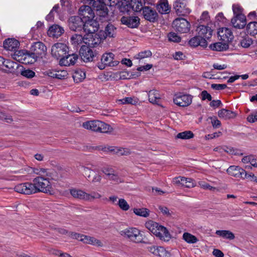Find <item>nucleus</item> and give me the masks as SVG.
<instances>
[{"label": "nucleus", "mask_w": 257, "mask_h": 257, "mask_svg": "<svg viewBox=\"0 0 257 257\" xmlns=\"http://www.w3.org/2000/svg\"><path fill=\"white\" fill-rule=\"evenodd\" d=\"M47 50L46 47L40 42L34 43L30 48V53L25 55L24 60L25 63H33L38 58H42L45 56Z\"/></svg>", "instance_id": "1"}, {"label": "nucleus", "mask_w": 257, "mask_h": 257, "mask_svg": "<svg viewBox=\"0 0 257 257\" xmlns=\"http://www.w3.org/2000/svg\"><path fill=\"white\" fill-rule=\"evenodd\" d=\"M146 227L156 237L164 241H168L171 238V235L164 226L159 225L152 220L146 222Z\"/></svg>", "instance_id": "2"}, {"label": "nucleus", "mask_w": 257, "mask_h": 257, "mask_svg": "<svg viewBox=\"0 0 257 257\" xmlns=\"http://www.w3.org/2000/svg\"><path fill=\"white\" fill-rule=\"evenodd\" d=\"M82 126L85 129L101 133H109L113 130L110 125L98 120L85 121L82 123Z\"/></svg>", "instance_id": "3"}, {"label": "nucleus", "mask_w": 257, "mask_h": 257, "mask_svg": "<svg viewBox=\"0 0 257 257\" xmlns=\"http://www.w3.org/2000/svg\"><path fill=\"white\" fill-rule=\"evenodd\" d=\"M36 192H43L51 194L52 190V184L48 173L44 176H38L33 180Z\"/></svg>", "instance_id": "4"}, {"label": "nucleus", "mask_w": 257, "mask_h": 257, "mask_svg": "<svg viewBox=\"0 0 257 257\" xmlns=\"http://www.w3.org/2000/svg\"><path fill=\"white\" fill-rule=\"evenodd\" d=\"M242 8L238 5H233L232 10L234 17L231 19L233 26L237 29H242L246 25V17L242 14Z\"/></svg>", "instance_id": "5"}, {"label": "nucleus", "mask_w": 257, "mask_h": 257, "mask_svg": "<svg viewBox=\"0 0 257 257\" xmlns=\"http://www.w3.org/2000/svg\"><path fill=\"white\" fill-rule=\"evenodd\" d=\"M120 234L136 243L142 242L143 240V236L141 231L135 227L127 228L121 230Z\"/></svg>", "instance_id": "6"}, {"label": "nucleus", "mask_w": 257, "mask_h": 257, "mask_svg": "<svg viewBox=\"0 0 257 257\" xmlns=\"http://www.w3.org/2000/svg\"><path fill=\"white\" fill-rule=\"evenodd\" d=\"M192 101V96L183 93H178L175 94L173 98L174 103L181 107H186L189 106Z\"/></svg>", "instance_id": "7"}, {"label": "nucleus", "mask_w": 257, "mask_h": 257, "mask_svg": "<svg viewBox=\"0 0 257 257\" xmlns=\"http://www.w3.org/2000/svg\"><path fill=\"white\" fill-rule=\"evenodd\" d=\"M80 54L82 59L85 62H91L94 61L95 58H97V52L93 51L88 46H81Z\"/></svg>", "instance_id": "8"}, {"label": "nucleus", "mask_w": 257, "mask_h": 257, "mask_svg": "<svg viewBox=\"0 0 257 257\" xmlns=\"http://www.w3.org/2000/svg\"><path fill=\"white\" fill-rule=\"evenodd\" d=\"M227 172L229 175L232 176L243 179L245 178H249L250 176H253V174H247L244 170L236 166H230L227 169Z\"/></svg>", "instance_id": "9"}, {"label": "nucleus", "mask_w": 257, "mask_h": 257, "mask_svg": "<svg viewBox=\"0 0 257 257\" xmlns=\"http://www.w3.org/2000/svg\"><path fill=\"white\" fill-rule=\"evenodd\" d=\"M114 55L111 52L105 53L101 57V64L98 66L100 70L105 68V66H115L119 62L114 60Z\"/></svg>", "instance_id": "10"}, {"label": "nucleus", "mask_w": 257, "mask_h": 257, "mask_svg": "<svg viewBox=\"0 0 257 257\" xmlns=\"http://www.w3.org/2000/svg\"><path fill=\"white\" fill-rule=\"evenodd\" d=\"M14 189L18 193L26 195L37 193L33 182V183L26 182L18 184L15 187Z\"/></svg>", "instance_id": "11"}, {"label": "nucleus", "mask_w": 257, "mask_h": 257, "mask_svg": "<svg viewBox=\"0 0 257 257\" xmlns=\"http://www.w3.org/2000/svg\"><path fill=\"white\" fill-rule=\"evenodd\" d=\"M174 29L181 33H186L190 31V23L184 18L176 19L173 22Z\"/></svg>", "instance_id": "12"}, {"label": "nucleus", "mask_w": 257, "mask_h": 257, "mask_svg": "<svg viewBox=\"0 0 257 257\" xmlns=\"http://www.w3.org/2000/svg\"><path fill=\"white\" fill-rule=\"evenodd\" d=\"M68 47L66 44L57 43L53 45L51 48L52 56L57 59L62 58L68 51Z\"/></svg>", "instance_id": "13"}, {"label": "nucleus", "mask_w": 257, "mask_h": 257, "mask_svg": "<svg viewBox=\"0 0 257 257\" xmlns=\"http://www.w3.org/2000/svg\"><path fill=\"white\" fill-rule=\"evenodd\" d=\"M187 0H176L174 4V8L176 14L179 16H186L190 12V10L187 7Z\"/></svg>", "instance_id": "14"}, {"label": "nucleus", "mask_w": 257, "mask_h": 257, "mask_svg": "<svg viewBox=\"0 0 257 257\" xmlns=\"http://www.w3.org/2000/svg\"><path fill=\"white\" fill-rule=\"evenodd\" d=\"M98 22L93 19L84 21L83 30L87 34L95 33L98 29Z\"/></svg>", "instance_id": "15"}, {"label": "nucleus", "mask_w": 257, "mask_h": 257, "mask_svg": "<svg viewBox=\"0 0 257 257\" xmlns=\"http://www.w3.org/2000/svg\"><path fill=\"white\" fill-rule=\"evenodd\" d=\"M84 21L79 16H72L69 19V28L74 31L83 30Z\"/></svg>", "instance_id": "16"}, {"label": "nucleus", "mask_w": 257, "mask_h": 257, "mask_svg": "<svg viewBox=\"0 0 257 257\" xmlns=\"http://www.w3.org/2000/svg\"><path fill=\"white\" fill-rule=\"evenodd\" d=\"M79 15L83 21L94 18V13L90 6L83 5L79 10Z\"/></svg>", "instance_id": "17"}, {"label": "nucleus", "mask_w": 257, "mask_h": 257, "mask_svg": "<svg viewBox=\"0 0 257 257\" xmlns=\"http://www.w3.org/2000/svg\"><path fill=\"white\" fill-rule=\"evenodd\" d=\"M85 44L89 47H94L98 45L101 41L102 38L96 33L87 34L85 35Z\"/></svg>", "instance_id": "18"}, {"label": "nucleus", "mask_w": 257, "mask_h": 257, "mask_svg": "<svg viewBox=\"0 0 257 257\" xmlns=\"http://www.w3.org/2000/svg\"><path fill=\"white\" fill-rule=\"evenodd\" d=\"M148 250L154 255L159 257H168V252L162 246L150 245L147 246Z\"/></svg>", "instance_id": "19"}, {"label": "nucleus", "mask_w": 257, "mask_h": 257, "mask_svg": "<svg viewBox=\"0 0 257 257\" xmlns=\"http://www.w3.org/2000/svg\"><path fill=\"white\" fill-rule=\"evenodd\" d=\"M218 35L220 38V40L226 43L231 41L233 39L232 32L228 28H219L218 31Z\"/></svg>", "instance_id": "20"}, {"label": "nucleus", "mask_w": 257, "mask_h": 257, "mask_svg": "<svg viewBox=\"0 0 257 257\" xmlns=\"http://www.w3.org/2000/svg\"><path fill=\"white\" fill-rule=\"evenodd\" d=\"M78 58L77 54L73 53L63 56L59 61V64L61 66H68L73 65L75 64Z\"/></svg>", "instance_id": "21"}, {"label": "nucleus", "mask_w": 257, "mask_h": 257, "mask_svg": "<svg viewBox=\"0 0 257 257\" xmlns=\"http://www.w3.org/2000/svg\"><path fill=\"white\" fill-rule=\"evenodd\" d=\"M121 22L129 28H134L138 26L140 23V19L138 17L123 16L121 18Z\"/></svg>", "instance_id": "22"}, {"label": "nucleus", "mask_w": 257, "mask_h": 257, "mask_svg": "<svg viewBox=\"0 0 257 257\" xmlns=\"http://www.w3.org/2000/svg\"><path fill=\"white\" fill-rule=\"evenodd\" d=\"M20 43L15 39L9 38L4 42V47L8 51H16L19 47Z\"/></svg>", "instance_id": "23"}, {"label": "nucleus", "mask_w": 257, "mask_h": 257, "mask_svg": "<svg viewBox=\"0 0 257 257\" xmlns=\"http://www.w3.org/2000/svg\"><path fill=\"white\" fill-rule=\"evenodd\" d=\"M196 31L198 35L205 40L209 39L212 36V30L208 26L200 25L198 27Z\"/></svg>", "instance_id": "24"}, {"label": "nucleus", "mask_w": 257, "mask_h": 257, "mask_svg": "<svg viewBox=\"0 0 257 257\" xmlns=\"http://www.w3.org/2000/svg\"><path fill=\"white\" fill-rule=\"evenodd\" d=\"M64 32L63 27L58 25H54L50 27L48 31V35L50 37L58 38Z\"/></svg>", "instance_id": "25"}, {"label": "nucleus", "mask_w": 257, "mask_h": 257, "mask_svg": "<svg viewBox=\"0 0 257 257\" xmlns=\"http://www.w3.org/2000/svg\"><path fill=\"white\" fill-rule=\"evenodd\" d=\"M143 2H145V0H131L127 7L137 12L142 11L143 15L145 16V9Z\"/></svg>", "instance_id": "26"}, {"label": "nucleus", "mask_w": 257, "mask_h": 257, "mask_svg": "<svg viewBox=\"0 0 257 257\" xmlns=\"http://www.w3.org/2000/svg\"><path fill=\"white\" fill-rule=\"evenodd\" d=\"M93 166V165L92 164H87V165L79 164L76 166V168L77 170L81 173L86 178L90 179L91 177L90 172L94 171L91 168Z\"/></svg>", "instance_id": "27"}, {"label": "nucleus", "mask_w": 257, "mask_h": 257, "mask_svg": "<svg viewBox=\"0 0 257 257\" xmlns=\"http://www.w3.org/2000/svg\"><path fill=\"white\" fill-rule=\"evenodd\" d=\"M19 66V64L17 62L9 59L5 60L3 69L5 71L13 73L18 68Z\"/></svg>", "instance_id": "28"}, {"label": "nucleus", "mask_w": 257, "mask_h": 257, "mask_svg": "<svg viewBox=\"0 0 257 257\" xmlns=\"http://www.w3.org/2000/svg\"><path fill=\"white\" fill-rule=\"evenodd\" d=\"M49 76L59 79H64L67 77L68 72L66 70H52L48 71Z\"/></svg>", "instance_id": "29"}, {"label": "nucleus", "mask_w": 257, "mask_h": 257, "mask_svg": "<svg viewBox=\"0 0 257 257\" xmlns=\"http://www.w3.org/2000/svg\"><path fill=\"white\" fill-rule=\"evenodd\" d=\"M108 149L110 152L118 156H128L131 154V151L128 148L110 147Z\"/></svg>", "instance_id": "30"}, {"label": "nucleus", "mask_w": 257, "mask_h": 257, "mask_svg": "<svg viewBox=\"0 0 257 257\" xmlns=\"http://www.w3.org/2000/svg\"><path fill=\"white\" fill-rule=\"evenodd\" d=\"M158 17V14L154 8L146 6V20L154 22L157 20Z\"/></svg>", "instance_id": "31"}, {"label": "nucleus", "mask_w": 257, "mask_h": 257, "mask_svg": "<svg viewBox=\"0 0 257 257\" xmlns=\"http://www.w3.org/2000/svg\"><path fill=\"white\" fill-rule=\"evenodd\" d=\"M189 43L191 46L194 47H197L199 45L205 47L207 45V41L205 40L204 39H202L199 35L191 38Z\"/></svg>", "instance_id": "32"}, {"label": "nucleus", "mask_w": 257, "mask_h": 257, "mask_svg": "<svg viewBox=\"0 0 257 257\" xmlns=\"http://www.w3.org/2000/svg\"><path fill=\"white\" fill-rule=\"evenodd\" d=\"M157 10L161 14H168L170 12L171 8L167 0H160L157 6Z\"/></svg>", "instance_id": "33"}, {"label": "nucleus", "mask_w": 257, "mask_h": 257, "mask_svg": "<svg viewBox=\"0 0 257 257\" xmlns=\"http://www.w3.org/2000/svg\"><path fill=\"white\" fill-rule=\"evenodd\" d=\"M71 195L75 198L86 201L87 193L81 189H72L70 191Z\"/></svg>", "instance_id": "34"}, {"label": "nucleus", "mask_w": 257, "mask_h": 257, "mask_svg": "<svg viewBox=\"0 0 257 257\" xmlns=\"http://www.w3.org/2000/svg\"><path fill=\"white\" fill-rule=\"evenodd\" d=\"M85 35L83 37L82 35L74 34L71 37V43L74 47H78L83 43H85Z\"/></svg>", "instance_id": "35"}, {"label": "nucleus", "mask_w": 257, "mask_h": 257, "mask_svg": "<svg viewBox=\"0 0 257 257\" xmlns=\"http://www.w3.org/2000/svg\"><path fill=\"white\" fill-rule=\"evenodd\" d=\"M149 101L153 104H159L160 100V95L158 91L153 90L148 93Z\"/></svg>", "instance_id": "36"}, {"label": "nucleus", "mask_w": 257, "mask_h": 257, "mask_svg": "<svg viewBox=\"0 0 257 257\" xmlns=\"http://www.w3.org/2000/svg\"><path fill=\"white\" fill-rule=\"evenodd\" d=\"M209 48L213 50L217 51H223L228 48V45L226 42H217L210 45Z\"/></svg>", "instance_id": "37"}, {"label": "nucleus", "mask_w": 257, "mask_h": 257, "mask_svg": "<svg viewBox=\"0 0 257 257\" xmlns=\"http://www.w3.org/2000/svg\"><path fill=\"white\" fill-rule=\"evenodd\" d=\"M68 235L70 236L72 238L76 239L77 240H79L85 243H89V241L90 240V236L83 235V234H80L77 233L75 232H69L68 233Z\"/></svg>", "instance_id": "38"}, {"label": "nucleus", "mask_w": 257, "mask_h": 257, "mask_svg": "<svg viewBox=\"0 0 257 257\" xmlns=\"http://www.w3.org/2000/svg\"><path fill=\"white\" fill-rule=\"evenodd\" d=\"M85 73L81 69L76 70L73 74L74 81L76 83L81 82L85 78Z\"/></svg>", "instance_id": "39"}, {"label": "nucleus", "mask_w": 257, "mask_h": 257, "mask_svg": "<svg viewBox=\"0 0 257 257\" xmlns=\"http://www.w3.org/2000/svg\"><path fill=\"white\" fill-rule=\"evenodd\" d=\"M218 115L219 117L223 118L225 119L233 118L235 116L233 112L225 109H222L219 110Z\"/></svg>", "instance_id": "40"}, {"label": "nucleus", "mask_w": 257, "mask_h": 257, "mask_svg": "<svg viewBox=\"0 0 257 257\" xmlns=\"http://www.w3.org/2000/svg\"><path fill=\"white\" fill-rule=\"evenodd\" d=\"M92 7L97 11H102L104 15L107 13L105 10V6L103 3L99 0H94L90 7Z\"/></svg>", "instance_id": "41"}, {"label": "nucleus", "mask_w": 257, "mask_h": 257, "mask_svg": "<svg viewBox=\"0 0 257 257\" xmlns=\"http://www.w3.org/2000/svg\"><path fill=\"white\" fill-rule=\"evenodd\" d=\"M215 233L220 236L230 240L233 239L235 237L234 234L229 230H218L216 231Z\"/></svg>", "instance_id": "42"}, {"label": "nucleus", "mask_w": 257, "mask_h": 257, "mask_svg": "<svg viewBox=\"0 0 257 257\" xmlns=\"http://www.w3.org/2000/svg\"><path fill=\"white\" fill-rule=\"evenodd\" d=\"M247 33L251 36L257 34V22H250L247 24L246 27Z\"/></svg>", "instance_id": "43"}, {"label": "nucleus", "mask_w": 257, "mask_h": 257, "mask_svg": "<svg viewBox=\"0 0 257 257\" xmlns=\"http://www.w3.org/2000/svg\"><path fill=\"white\" fill-rule=\"evenodd\" d=\"M118 102L120 104H136L138 103L139 99L135 97H127L118 100Z\"/></svg>", "instance_id": "44"}, {"label": "nucleus", "mask_w": 257, "mask_h": 257, "mask_svg": "<svg viewBox=\"0 0 257 257\" xmlns=\"http://www.w3.org/2000/svg\"><path fill=\"white\" fill-rule=\"evenodd\" d=\"M183 239L188 243H196L198 239L194 235L188 232H185L183 234Z\"/></svg>", "instance_id": "45"}, {"label": "nucleus", "mask_w": 257, "mask_h": 257, "mask_svg": "<svg viewBox=\"0 0 257 257\" xmlns=\"http://www.w3.org/2000/svg\"><path fill=\"white\" fill-rule=\"evenodd\" d=\"M115 30V28L112 24H108L105 29L106 37H114L116 34Z\"/></svg>", "instance_id": "46"}, {"label": "nucleus", "mask_w": 257, "mask_h": 257, "mask_svg": "<svg viewBox=\"0 0 257 257\" xmlns=\"http://www.w3.org/2000/svg\"><path fill=\"white\" fill-rule=\"evenodd\" d=\"M117 205L121 210L124 211L128 210L130 208V205L123 198H120L118 200Z\"/></svg>", "instance_id": "47"}, {"label": "nucleus", "mask_w": 257, "mask_h": 257, "mask_svg": "<svg viewBox=\"0 0 257 257\" xmlns=\"http://www.w3.org/2000/svg\"><path fill=\"white\" fill-rule=\"evenodd\" d=\"M86 201H91L94 199H100L102 195L96 191H92L90 193H87Z\"/></svg>", "instance_id": "48"}, {"label": "nucleus", "mask_w": 257, "mask_h": 257, "mask_svg": "<svg viewBox=\"0 0 257 257\" xmlns=\"http://www.w3.org/2000/svg\"><path fill=\"white\" fill-rule=\"evenodd\" d=\"M194 136L191 131H185L177 134V138L181 139H189L192 138Z\"/></svg>", "instance_id": "49"}, {"label": "nucleus", "mask_w": 257, "mask_h": 257, "mask_svg": "<svg viewBox=\"0 0 257 257\" xmlns=\"http://www.w3.org/2000/svg\"><path fill=\"white\" fill-rule=\"evenodd\" d=\"M252 44V40L248 37L244 38L240 42V45L243 48H248Z\"/></svg>", "instance_id": "50"}, {"label": "nucleus", "mask_w": 257, "mask_h": 257, "mask_svg": "<svg viewBox=\"0 0 257 257\" xmlns=\"http://www.w3.org/2000/svg\"><path fill=\"white\" fill-rule=\"evenodd\" d=\"M101 170L102 172L106 176V178L115 171L110 166L103 167L101 168Z\"/></svg>", "instance_id": "51"}, {"label": "nucleus", "mask_w": 257, "mask_h": 257, "mask_svg": "<svg viewBox=\"0 0 257 257\" xmlns=\"http://www.w3.org/2000/svg\"><path fill=\"white\" fill-rule=\"evenodd\" d=\"M106 179L112 181L115 183H118L121 182V178L115 171L112 173L111 175H110Z\"/></svg>", "instance_id": "52"}, {"label": "nucleus", "mask_w": 257, "mask_h": 257, "mask_svg": "<svg viewBox=\"0 0 257 257\" xmlns=\"http://www.w3.org/2000/svg\"><path fill=\"white\" fill-rule=\"evenodd\" d=\"M168 39L170 41L174 42H178L181 40V38L174 32H171L168 34Z\"/></svg>", "instance_id": "53"}, {"label": "nucleus", "mask_w": 257, "mask_h": 257, "mask_svg": "<svg viewBox=\"0 0 257 257\" xmlns=\"http://www.w3.org/2000/svg\"><path fill=\"white\" fill-rule=\"evenodd\" d=\"M199 185L201 188L204 189H208L212 191L216 190V188L211 186L208 183L204 181L199 182Z\"/></svg>", "instance_id": "54"}, {"label": "nucleus", "mask_w": 257, "mask_h": 257, "mask_svg": "<svg viewBox=\"0 0 257 257\" xmlns=\"http://www.w3.org/2000/svg\"><path fill=\"white\" fill-rule=\"evenodd\" d=\"M22 75L28 78H33L35 76V72L31 70H25L21 72Z\"/></svg>", "instance_id": "55"}, {"label": "nucleus", "mask_w": 257, "mask_h": 257, "mask_svg": "<svg viewBox=\"0 0 257 257\" xmlns=\"http://www.w3.org/2000/svg\"><path fill=\"white\" fill-rule=\"evenodd\" d=\"M43 27V23L40 21H38L35 27L32 28L31 33H34V31H37V35L40 30Z\"/></svg>", "instance_id": "56"}, {"label": "nucleus", "mask_w": 257, "mask_h": 257, "mask_svg": "<svg viewBox=\"0 0 257 257\" xmlns=\"http://www.w3.org/2000/svg\"><path fill=\"white\" fill-rule=\"evenodd\" d=\"M201 96L203 100L207 99L208 101H211L212 99L211 95L206 90L202 91L201 93Z\"/></svg>", "instance_id": "57"}, {"label": "nucleus", "mask_w": 257, "mask_h": 257, "mask_svg": "<svg viewBox=\"0 0 257 257\" xmlns=\"http://www.w3.org/2000/svg\"><path fill=\"white\" fill-rule=\"evenodd\" d=\"M33 172L39 175V176H44L46 175L47 170L43 168L41 169H34Z\"/></svg>", "instance_id": "58"}, {"label": "nucleus", "mask_w": 257, "mask_h": 257, "mask_svg": "<svg viewBox=\"0 0 257 257\" xmlns=\"http://www.w3.org/2000/svg\"><path fill=\"white\" fill-rule=\"evenodd\" d=\"M211 87L215 90H223L227 87V85L225 84H212Z\"/></svg>", "instance_id": "59"}, {"label": "nucleus", "mask_w": 257, "mask_h": 257, "mask_svg": "<svg viewBox=\"0 0 257 257\" xmlns=\"http://www.w3.org/2000/svg\"><path fill=\"white\" fill-rule=\"evenodd\" d=\"M89 242L88 244H92L93 245L102 246V245L101 242L99 240L91 236Z\"/></svg>", "instance_id": "60"}, {"label": "nucleus", "mask_w": 257, "mask_h": 257, "mask_svg": "<svg viewBox=\"0 0 257 257\" xmlns=\"http://www.w3.org/2000/svg\"><path fill=\"white\" fill-rule=\"evenodd\" d=\"M247 120L249 122H254L257 120V111L254 112L249 114L247 117Z\"/></svg>", "instance_id": "61"}, {"label": "nucleus", "mask_w": 257, "mask_h": 257, "mask_svg": "<svg viewBox=\"0 0 257 257\" xmlns=\"http://www.w3.org/2000/svg\"><path fill=\"white\" fill-rule=\"evenodd\" d=\"M134 212L137 215L145 217V210L144 209L134 208Z\"/></svg>", "instance_id": "62"}, {"label": "nucleus", "mask_w": 257, "mask_h": 257, "mask_svg": "<svg viewBox=\"0 0 257 257\" xmlns=\"http://www.w3.org/2000/svg\"><path fill=\"white\" fill-rule=\"evenodd\" d=\"M173 57L176 60H182L183 59L184 57H185L184 54L180 52H176L174 55Z\"/></svg>", "instance_id": "63"}, {"label": "nucleus", "mask_w": 257, "mask_h": 257, "mask_svg": "<svg viewBox=\"0 0 257 257\" xmlns=\"http://www.w3.org/2000/svg\"><path fill=\"white\" fill-rule=\"evenodd\" d=\"M187 180L188 181H187V183L185 187L193 188L196 186L195 182L192 179L190 178H188Z\"/></svg>", "instance_id": "64"}]
</instances>
